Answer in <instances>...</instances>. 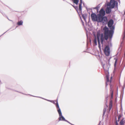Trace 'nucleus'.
Returning <instances> with one entry per match:
<instances>
[{"label": "nucleus", "instance_id": "nucleus-14", "mask_svg": "<svg viewBox=\"0 0 125 125\" xmlns=\"http://www.w3.org/2000/svg\"><path fill=\"white\" fill-rule=\"evenodd\" d=\"M23 21H22L21 20L20 21H19L17 23V24L18 25H22Z\"/></svg>", "mask_w": 125, "mask_h": 125}, {"label": "nucleus", "instance_id": "nucleus-10", "mask_svg": "<svg viewBox=\"0 0 125 125\" xmlns=\"http://www.w3.org/2000/svg\"><path fill=\"white\" fill-rule=\"evenodd\" d=\"M100 37L101 43L103 44V42L104 39V35L102 33L101 34Z\"/></svg>", "mask_w": 125, "mask_h": 125}, {"label": "nucleus", "instance_id": "nucleus-13", "mask_svg": "<svg viewBox=\"0 0 125 125\" xmlns=\"http://www.w3.org/2000/svg\"><path fill=\"white\" fill-rule=\"evenodd\" d=\"M106 85L107 86L108 85L107 83L109 81V76L108 75H106Z\"/></svg>", "mask_w": 125, "mask_h": 125}, {"label": "nucleus", "instance_id": "nucleus-27", "mask_svg": "<svg viewBox=\"0 0 125 125\" xmlns=\"http://www.w3.org/2000/svg\"><path fill=\"white\" fill-rule=\"evenodd\" d=\"M121 115H119L118 117V121H119V120L120 119V118H121Z\"/></svg>", "mask_w": 125, "mask_h": 125}, {"label": "nucleus", "instance_id": "nucleus-20", "mask_svg": "<svg viewBox=\"0 0 125 125\" xmlns=\"http://www.w3.org/2000/svg\"><path fill=\"white\" fill-rule=\"evenodd\" d=\"M34 96V97H37V96ZM39 97V98H42V99H44L45 100H47L48 101H49V102H52V101H51V100H47V99H44L42 97Z\"/></svg>", "mask_w": 125, "mask_h": 125}, {"label": "nucleus", "instance_id": "nucleus-8", "mask_svg": "<svg viewBox=\"0 0 125 125\" xmlns=\"http://www.w3.org/2000/svg\"><path fill=\"white\" fill-rule=\"evenodd\" d=\"M100 35V34L98 32L97 33V37L99 47L100 46V42L99 39Z\"/></svg>", "mask_w": 125, "mask_h": 125}, {"label": "nucleus", "instance_id": "nucleus-33", "mask_svg": "<svg viewBox=\"0 0 125 125\" xmlns=\"http://www.w3.org/2000/svg\"><path fill=\"white\" fill-rule=\"evenodd\" d=\"M65 121L67 122L68 123V122H69L68 121H67V120H66V121Z\"/></svg>", "mask_w": 125, "mask_h": 125}, {"label": "nucleus", "instance_id": "nucleus-34", "mask_svg": "<svg viewBox=\"0 0 125 125\" xmlns=\"http://www.w3.org/2000/svg\"><path fill=\"white\" fill-rule=\"evenodd\" d=\"M7 31L5 32L2 35H3V34H4V33H5Z\"/></svg>", "mask_w": 125, "mask_h": 125}, {"label": "nucleus", "instance_id": "nucleus-26", "mask_svg": "<svg viewBox=\"0 0 125 125\" xmlns=\"http://www.w3.org/2000/svg\"><path fill=\"white\" fill-rule=\"evenodd\" d=\"M111 98H113V91H111Z\"/></svg>", "mask_w": 125, "mask_h": 125}, {"label": "nucleus", "instance_id": "nucleus-4", "mask_svg": "<svg viewBox=\"0 0 125 125\" xmlns=\"http://www.w3.org/2000/svg\"><path fill=\"white\" fill-rule=\"evenodd\" d=\"M104 52L106 56H108L109 55L110 50L109 45H107L105 46L104 50Z\"/></svg>", "mask_w": 125, "mask_h": 125}, {"label": "nucleus", "instance_id": "nucleus-16", "mask_svg": "<svg viewBox=\"0 0 125 125\" xmlns=\"http://www.w3.org/2000/svg\"><path fill=\"white\" fill-rule=\"evenodd\" d=\"M100 4H99L97 5L96 7L94 8V9H96L97 10V11H98L99 9L100 8Z\"/></svg>", "mask_w": 125, "mask_h": 125}, {"label": "nucleus", "instance_id": "nucleus-11", "mask_svg": "<svg viewBox=\"0 0 125 125\" xmlns=\"http://www.w3.org/2000/svg\"><path fill=\"white\" fill-rule=\"evenodd\" d=\"M111 11V10L109 7H107L106 10V13L107 14H109Z\"/></svg>", "mask_w": 125, "mask_h": 125}, {"label": "nucleus", "instance_id": "nucleus-25", "mask_svg": "<svg viewBox=\"0 0 125 125\" xmlns=\"http://www.w3.org/2000/svg\"><path fill=\"white\" fill-rule=\"evenodd\" d=\"M57 101L58 102L57 100L56 101H52V103L54 104H55L56 105V103H57Z\"/></svg>", "mask_w": 125, "mask_h": 125}, {"label": "nucleus", "instance_id": "nucleus-28", "mask_svg": "<svg viewBox=\"0 0 125 125\" xmlns=\"http://www.w3.org/2000/svg\"><path fill=\"white\" fill-rule=\"evenodd\" d=\"M82 0H80V3L79 4H82Z\"/></svg>", "mask_w": 125, "mask_h": 125}, {"label": "nucleus", "instance_id": "nucleus-24", "mask_svg": "<svg viewBox=\"0 0 125 125\" xmlns=\"http://www.w3.org/2000/svg\"><path fill=\"white\" fill-rule=\"evenodd\" d=\"M73 7L78 12V7L77 6H73Z\"/></svg>", "mask_w": 125, "mask_h": 125}, {"label": "nucleus", "instance_id": "nucleus-12", "mask_svg": "<svg viewBox=\"0 0 125 125\" xmlns=\"http://www.w3.org/2000/svg\"><path fill=\"white\" fill-rule=\"evenodd\" d=\"M87 16L86 14H82V16L85 21H86Z\"/></svg>", "mask_w": 125, "mask_h": 125}, {"label": "nucleus", "instance_id": "nucleus-6", "mask_svg": "<svg viewBox=\"0 0 125 125\" xmlns=\"http://www.w3.org/2000/svg\"><path fill=\"white\" fill-rule=\"evenodd\" d=\"M117 2L116 1H115V0H114L113 1L111 0L110 3L108 5V6H109L111 8L113 9L114 8L115 4H116L117 5Z\"/></svg>", "mask_w": 125, "mask_h": 125}, {"label": "nucleus", "instance_id": "nucleus-30", "mask_svg": "<svg viewBox=\"0 0 125 125\" xmlns=\"http://www.w3.org/2000/svg\"><path fill=\"white\" fill-rule=\"evenodd\" d=\"M82 23H83V25H84V23L83 22V21L82 20Z\"/></svg>", "mask_w": 125, "mask_h": 125}, {"label": "nucleus", "instance_id": "nucleus-5", "mask_svg": "<svg viewBox=\"0 0 125 125\" xmlns=\"http://www.w3.org/2000/svg\"><path fill=\"white\" fill-rule=\"evenodd\" d=\"M100 21H98V22H102L103 24H106L107 22V19L106 16L100 18Z\"/></svg>", "mask_w": 125, "mask_h": 125}, {"label": "nucleus", "instance_id": "nucleus-29", "mask_svg": "<svg viewBox=\"0 0 125 125\" xmlns=\"http://www.w3.org/2000/svg\"><path fill=\"white\" fill-rule=\"evenodd\" d=\"M115 124L116 125H118V124L117 122V120L115 122Z\"/></svg>", "mask_w": 125, "mask_h": 125}, {"label": "nucleus", "instance_id": "nucleus-22", "mask_svg": "<svg viewBox=\"0 0 125 125\" xmlns=\"http://www.w3.org/2000/svg\"><path fill=\"white\" fill-rule=\"evenodd\" d=\"M82 5L80 4H79V10L80 11H82Z\"/></svg>", "mask_w": 125, "mask_h": 125}, {"label": "nucleus", "instance_id": "nucleus-7", "mask_svg": "<svg viewBox=\"0 0 125 125\" xmlns=\"http://www.w3.org/2000/svg\"><path fill=\"white\" fill-rule=\"evenodd\" d=\"M99 13L97 14L99 17V18L104 17L105 14V11L103 8H102L99 11Z\"/></svg>", "mask_w": 125, "mask_h": 125}, {"label": "nucleus", "instance_id": "nucleus-19", "mask_svg": "<svg viewBox=\"0 0 125 125\" xmlns=\"http://www.w3.org/2000/svg\"><path fill=\"white\" fill-rule=\"evenodd\" d=\"M110 29L111 30H113H113L114 29H115V27H114V26H111V27H109Z\"/></svg>", "mask_w": 125, "mask_h": 125}, {"label": "nucleus", "instance_id": "nucleus-3", "mask_svg": "<svg viewBox=\"0 0 125 125\" xmlns=\"http://www.w3.org/2000/svg\"><path fill=\"white\" fill-rule=\"evenodd\" d=\"M91 17L92 20L94 21H96L98 22V21H100V18H99V17L97 15H96L95 13H93L91 14Z\"/></svg>", "mask_w": 125, "mask_h": 125}, {"label": "nucleus", "instance_id": "nucleus-31", "mask_svg": "<svg viewBox=\"0 0 125 125\" xmlns=\"http://www.w3.org/2000/svg\"><path fill=\"white\" fill-rule=\"evenodd\" d=\"M112 77H111L110 80V81H111V80L112 79Z\"/></svg>", "mask_w": 125, "mask_h": 125}, {"label": "nucleus", "instance_id": "nucleus-35", "mask_svg": "<svg viewBox=\"0 0 125 125\" xmlns=\"http://www.w3.org/2000/svg\"><path fill=\"white\" fill-rule=\"evenodd\" d=\"M110 110H111V107L110 106Z\"/></svg>", "mask_w": 125, "mask_h": 125}, {"label": "nucleus", "instance_id": "nucleus-1", "mask_svg": "<svg viewBox=\"0 0 125 125\" xmlns=\"http://www.w3.org/2000/svg\"><path fill=\"white\" fill-rule=\"evenodd\" d=\"M104 31V38L106 40H107L108 37L111 40L114 31L113 30L109 31L108 28L106 26H105L103 29Z\"/></svg>", "mask_w": 125, "mask_h": 125}, {"label": "nucleus", "instance_id": "nucleus-21", "mask_svg": "<svg viewBox=\"0 0 125 125\" xmlns=\"http://www.w3.org/2000/svg\"><path fill=\"white\" fill-rule=\"evenodd\" d=\"M120 125H123L124 124L123 120H122L120 122Z\"/></svg>", "mask_w": 125, "mask_h": 125}, {"label": "nucleus", "instance_id": "nucleus-23", "mask_svg": "<svg viewBox=\"0 0 125 125\" xmlns=\"http://www.w3.org/2000/svg\"><path fill=\"white\" fill-rule=\"evenodd\" d=\"M106 108H104L103 110V115H104V114H105V113L106 111Z\"/></svg>", "mask_w": 125, "mask_h": 125}, {"label": "nucleus", "instance_id": "nucleus-2", "mask_svg": "<svg viewBox=\"0 0 125 125\" xmlns=\"http://www.w3.org/2000/svg\"><path fill=\"white\" fill-rule=\"evenodd\" d=\"M56 107L59 115V120L66 121V120L65 119V118L62 115V113L57 101V102Z\"/></svg>", "mask_w": 125, "mask_h": 125}, {"label": "nucleus", "instance_id": "nucleus-32", "mask_svg": "<svg viewBox=\"0 0 125 125\" xmlns=\"http://www.w3.org/2000/svg\"><path fill=\"white\" fill-rule=\"evenodd\" d=\"M70 4H71L73 7V6H74L73 5H72V4L70 3Z\"/></svg>", "mask_w": 125, "mask_h": 125}, {"label": "nucleus", "instance_id": "nucleus-18", "mask_svg": "<svg viewBox=\"0 0 125 125\" xmlns=\"http://www.w3.org/2000/svg\"><path fill=\"white\" fill-rule=\"evenodd\" d=\"M114 59L115 60V61L114 64V66L115 67L117 63V59L116 58H115Z\"/></svg>", "mask_w": 125, "mask_h": 125}, {"label": "nucleus", "instance_id": "nucleus-17", "mask_svg": "<svg viewBox=\"0 0 125 125\" xmlns=\"http://www.w3.org/2000/svg\"><path fill=\"white\" fill-rule=\"evenodd\" d=\"M79 2V0H74L73 2L76 5H77Z\"/></svg>", "mask_w": 125, "mask_h": 125}, {"label": "nucleus", "instance_id": "nucleus-9", "mask_svg": "<svg viewBox=\"0 0 125 125\" xmlns=\"http://www.w3.org/2000/svg\"><path fill=\"white\" fill-rule=\"evenodd\" d=\"M114 23V21L113 20L111 19L108 21V27H111L112 26Z\"/></svg>", "mask_w": 125, "mask_h": 125}, {"label": "nucleus", "instance_id": "nucleus-36", "mask_svg": "<svg viewBox=\"0 0 125 125\" xmlns=\"http://www.w3.org/2000/svg\"><path fill=\"white\" fill-rule=\"evenodd\" d=\"M112 0L113 1L114 0Z\"/></svg>", "mask_w": 125, "mask_h": 125}, {"label": "nucleus", "instance_id": "nucleus-37", "mask_svg": "<svg viewBox=\"0 0 125 125\" xmlns=\"http://www.w3.org/2000/svg\"><path fill=\"white\" fill-rule=\"evenodd\" d=\"M63 1H64L65 0H63Z\"/></svg>", "mask_w": 125, "mask_h": 125}, {"label": "nucleus", "instance_id": "nucleus-15", "mask_svg": "<svg viewBox=\"0 0 125 125\" xmlns=\"http://www.w3.org/2000/svg\"><path fill=\"white\" fill-rule=\"evenodd\" d=\"M94 42L95 44V45H97L96 37L95 35H94Z\"/></svg>", "mask_w": 125, "mask_h": 125}]
</instances>
